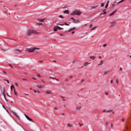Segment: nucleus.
I'll return each instance as SVG.
<instances>
[{
    "mask_svg": "<svg viewBox=\"0 0 131 131\" xmlns=\"http://www.w3.org/2000/svg\"><path fill=\"white\" fill-rule=\"evenodd\" d=\"M26 118H27L28 119H29V117H28V116H26Z\"/></svg>",
    "mask_w": 131,
    "mask_h": 131,
    "instance_id": "c03bdc74",
    "label": "nucleus"
},
{
    "mask_svg": "<svg viewBox=\"0 0 131 131\" xmlns=\"http://www.w3.org/2000/svg\"><path fill=\"white\" fill-rule=\"evenodd\" d=\"M3 95H4V97L5 99V100H6V99L5 95V90H4V88L3 91Z\"/></svg>",
    "mask_w": 131,
    "mask_h": 131,
    "instance_id": "a211bd4d",
    "label": "nucleus"
},
{
    "mask_svg": "<svg viewBox=\"0 0 131 131\" xmlns=\"http://www.w3.org/2000/svg\"><path fill=\"white\" fill-rule=\"evenodd\" d=\"M79 22H80L79 21V20H74V21H73V22L74 23H76V24L78 23H79Z\"/></svg>",
    "mask_w": 131,
    "mask_h": 131,
    "instance_id": "412c9836",
    "label": "nucleus"
},
{
    "mask_svg": "<svg viewBox=\"0 0 131 131\" xmlns=\"http://www.w3.org/2000/svg\"><path fill=\"white\" fill-rule=\"evenodd\" d=\"M69 24H67V23H64V24L65 25H67V26H68V25H69V24H70V23H69Z\"/></svg>",
    "mask_w": 131,
    "mask_h": 131,
    "instance_id": "cd10ccee",
    "label": "nucleus"
},
{
    "mask_svg": "<svg viewBox=\"0 0 131 131\" xmlns=\"http://www.w3.org/2000/svg\"><path fill=\"white\" fill-rule=\"evenodd\" d=\"M113 111V110H109L107 111H106V112H112Z\"/></svg>",
    "mask_w": 131,
    "mask_h": 131,
    "instance_id": "bb28decb",
    "label": "nucleus"
},
{
    "mask_svg": "<svg viewBox=\"0 0 131 131\" xmlns=\"http://www.w3.org/2000/svg\"><path fill=\"white\" fill-rule=\"evenodd\" d=\"M58 28H57V26H54L53 28V30L54 31H56Z\"/></svg>",
    "mask_w": 131,
    "mask_h": 131,
    "instance_id": "6ab92c4d",
    "label": "nucleus"
},
{
    "mask_svg": "<svg viewBox=\"0 0 131 131\" xmlns=\"http://www.w3.org/2000/svg\"><path fill=\"white\" fill-rule=\"evenodd\" d=\"M36 86L39 89L44 88L45 87L44 85H41L40 84H38L36 85Z\"/></svg>",
    "mask_w": 131,
    "mask_h": 131,
    "instance_id": "6e6552de",
    "label": "nucleus"
},
{
    "mask_svg": "<svg viewBox=\"0 0 131 131\" xmlns=\"http://www.w3.org/2000/svg\"><path fill=\"white\" fill-rule=\"evenodd\" d=\"M110 23L111 24V25L110 26V28L114 26L115 25V24L116 23V22L114 21H113L112 22H110Z\"/></svg>",
    "mask_w": 131,
    "mask_h": 131,
    "instance_id": "0eeeda50",
    "label": "nucleus"
},
{
    "mask_svg": "<svg viewBox=\"0 0 131 131\" xmlns=\"http://www.w3.org/2000/svg\"><path fill=\"white\" fill-rule=\"evenodd\" d=\"M131 111H130L127 114L125 128L123 131H127V130L131 129V123L129 122V120L131 118Z\"/></svg>",
    "mask_w": 131,
    "mask_h": 131,
    "instance_id": "f257e3e1",
    "label": "nucleus"
},
{
    "mask_svg": "<svg viewBox=\"0 0 131 131\" xmlns=\"http://www.w3.org/2000/svg\"><path fill=\"white\" fill-rule=\"evenodd\" d=\"M59 17L60 18H63V17L62 15H61L59 16Z\"/></svg>",
    "mask_w": 131,
    "mask_h": 131,
    "instance_id": "473e14b6",
    "label": "nucleus"
},
{
    "mask_svg": "<svg viewBox=\"0 0 131 131\" xmlns=\"http://www.w3.org/2000/svg\"><path fill=\"white\" fill-rule=\"evenodd\" d=\"M35 49L34 50V51L35 52H36V53H38L39 51V49L40 48H35Z\"/></svg>",
    "mask_w": 131,
    "mask_h": 131,
    "instance_id": "1a4fd4ad",
    "label": "nucleus"
},
{
    "mask_svg": "<svg viewBox=\"0 0 131 131\" xmlns=\"http://www.w3.org/2000/svg\"><path fill=\"white\" fill-rule=\"evenodd\" d=\"M14 93L15 95H16V96H17V94L16 92H15V89H14Z\"/></svg>",
    "mask_w": 131,
    "mask_h": 131,
    "instance_id": "c756f323",
    "label": "nucleus"
},
{
    "mask_svg": "<svg viewBox=\"0 0 131 131\" xmlns=\"http://www.w3.org/2000/svg\"><path fill=\"white\" fill-rule=\"evenodd\" d=\"M69 12L68 10H65L63 11V13L65 14H69Z\"/></svg>",
    "mask_w": 131,
    "mask_h": 131,
    "instance_id": "f8f14e48",
    "label": "nucleus"
},
{
    "mask_svg": "<svg viewBox=\"0 0 131 131\" xmlns=\"http://www.w3.org/2000/svg\"><path fill=\"white\" fill-rule=\"evenodd\" d=\"M35 49V48H31L27 49V50L29 51V52H32L34 51Z\"/></svg>",
    "mask_w": 131,
    "mask_h": 131,
    "instance_id": "39448f33",
    "label": "nucleus"
},
{
    "mask_svg": "<svg viewBox=\"0 0 131 131\" xmlns=\"http://www.w3.org/2000/svg\"><path fill=\"white\" fill-rule=\"evenodd\" d=\"M45 19H38L37 22H39L38 24L39 25L42 24V22Z\"/></svg>",
    "mask_w": 131,
    "mask_h": 131,
    "instance_id": "423d86ee",
    "label": "nucleus"
},
{
    "mask_svg": "<svg viewBox=\"0 0 131 131\" xmlns=\"http://www.w3.org/2000/svg\"><path fill=\"white\" fill-rule=\"evenodd\" d=\"M33 30H28L27 31V35H30L33 33Z\"/></svg>",
    "mask_w": 131,
    "mask_h": 131,
    "instance_id": "20e7f679",
    "label": "nucleus"
},
{
    "mask_svg": "<svg viewBox=\"0 0 131 131\" xmlns=\"http://www.w3.org/2000/svg\"><path fill=\"white\" fill-rule=\"evenodd\" d=\"M57 28L59 30H62L63 29V28H62L58 26H57Z\"/></svg>",
    "mask_w": 131,
    "mask_h": 131,
    "instance_id": "c85d7f7f",
    "label": "nucleus"
},
{
    "mask_svg": "<svg viewBox=\"0 0 131 131\" xmlns=\"http://www.w3.org/2000/svg\"><path fill=\"white\" fill-rule=\"evenodd\" d=\"M5 81H7V83H9V81L8 80H5Z\"/></svg>",
    "mask_w": 131,
    "mask_h": 131,
    "instance_id": "3c124183",
    "label": "nucleus"
},
{
    "mask_svg": "<svg viewBox=\"0 0 131 131\" xmlns=\"http://www.w3.org/2000/svg\"><path fill=\"white\" fill-rule=\"evenodd\" d=\"M81 106L79 107H76V110H80L81 108Z\"/></svg>",
    "mask_w": 131,
    "mask_h": 131,
    "instance_id": "5701e85b",
    "label": "nucleus"
},
{
    "mask_svg": "<svg viewBox=\"0 0 131 131\" xmlns=\"http://www.w3.org/2000/svg\"><path fill=\"white\" fill-rule=\"evenodd\" d=\"M13 113L15 114V115L16 114L15 112H13Z\"/></svg>",
    "mask_w": 131,
    "mask_h": 131,
    "instance_id": "69168bd1",
    "label": "nucleus"
},
{
    "mask_svg": "<svg viewBox=\"0 0 131 131\" xmlns=\"http://www.w3.org/2000/svg\"><path fill=\"white\" fill-rule=\"evenodd\" d=\"M37 76L38 77H41V76H40V75L39 74H37Z\"/></svg>",
    "mask_w": 131,
    "mask_h": 131,
    "instance_id": "a19ab883",
    "label": "nucleus"
},
{
    "mask_svg": "<svg viewBox=\"0 0 131 131\" xmlns=\"http://www.w3.org/2000/svg\"><path fill=\"white\" fill-rule=\"evenodd\" d=\"M37 92L38 93H41L38 90H37Z\"/></svg>",
    "mask_w": 131,
    "mask_h": 131,
    "instance_id": "13d9d810",
    "label": "nucleus"
},
{
    "mask_svg": "<svg viewBox=\"0 0 131 131\" xmlns=\"http://www.w3.org/2000/svg\"><path fill=\"white\" fill-rule=\"evenodd\" d=\"M79 124L80 125V126H82L83 125L82 124L80 123H79Z\"/></svg>",
    "mask_w": 131,
    "mask_h": 131,
    "instance_id": "49530a36",
    "label": "nucleus"
},
{
    "mask_svg": "<svg viewBox=\"0 0 131 131\" xmlns=\"http://www.w3.org/2000/svg\"><path fill=\"white\" fill-rule=\"evenodd\" d=\"M59 25L63 26V25H64V24H59Z\"/></svg>",
    "mask_w": 131,
    "mask_h": 131,
    "instance_id": "bf43d9fd",
    "label": "nucleus"
},
{
    "mask_svg": "<svg viewBox=\"0 0 131 131\" xmlns=\"http://www.w3.org/2000/svg\"><path fill=\"white\" fill-rule=\"evenodd\" d=\"M103 63V60H102L100 62V63L98 64H97V66H99L100 65H102Z\"/></svg>",
    "mask_w": 131,
    "mask_h": 131,
    "instance_id": "4468645a",
    "label": "nucleus"
},
{
    "mask_svg": "<svg viewBox=\"0 0 131 131\" xmlns=\"http://www.w3.org/2000/svg\"><path fill=\"white\" fill-rule=\"evenodd\" d=\"M28 120H29V121H32L33 122V120L32 119H31V118H29V119H28Z\"/></svg>",
    "mask_w": 131,
    "mask_h": 131,
    "instance_id": "7c9ffc66",
    "label": "nucleus"
},
{
    "mask_svg": "<svg viewBox=\"0 0 131 131\" xmlns=\"http://www.w3.org/2000/svg\"><path fill=\"white\" fill-rule=\"evenodd\" d=\"M96 57L95 56H91L90 57V59H92L93 60H94V59Z\"/></svg>",
    "mask_w": 131,
    "mask_h": 131,
    "instance_id": "dca6fc26",
    "label": "nucleus"
},
{
    "mask_svg": "<svg viewBox=\"0 0 131 131\" xmlns=\"http://www.w3.org/2000/svg\"><path fill=\"white\" fill-rule=\"evenodd\" d=\"M84 81V80L83 79H82L81 80V82L82 83Z\"/></svg>",
    "mask_w": 131,
    "mask_h": 131,
    "instance_id": "f704fd0d",
    "label": "nucleus"
},
{
    "mask_svg": "<svg viewBox=\"0 0 131 131\" xmlns=\"http://www.w3.org/2000/svg\"><path fill=\"white\" fill-rule=\"evenodd\" d=\"M106 110H104L103 111V112H106Z\"/></svg>",
    "mask_w": 131,
    "mask_h": 131,
    "instance_id": "e2e57ef3",
    "label": "nucleus"
},
{
    "mask_svg": "<svg viewBox=\"0 0 131 131\" xmlns=\"http://www.w3.org/2000/svg\"><path fill=\"white\" fill-rule=\"evenodd\" d=\"M69 77L70 78H72V76H70V77Z\"/></svg>",
    "mask_w": 131,
    "mask_h": 131,
    "instance_id": "052dcab7",
    "label": "nucleus"
},
{
    "mask_svg": "<svg viewBox=\"0 0 131 131\" xmlns=\"http://www.w3.org/2000/svg\"><path fill=\"white\" fill-rule=\"evenodd\" d=\"M14 53L15 54L19 53L21 52V51L18 49H15L13 50Z\"/></svg>",
    "mask_w": 131,
    "mask_h": 131,
    "instance_id": "7ed1b4c3",
    "label": "nucleus"
},
{
    "mask_svg": "<svg viewBox=\"0 0 131 131\" xmlns=\"http://www.w3.org/2000/svg\"><path fill=\"white\" fill-rule=\"evenodd\" d=\"M75 61H73V62H72V63H74L75 62Z\"/></svg>",
    "mask_w": 131,
    "mask_h": 131,
    "instance_id": "680f3d73",
    "label": "nucleus"
},
{
    "mask_svg": "<svg viewBox=\"0 0 131 131\" xmlns=\"http://www.w3.org/2000/svg\"><path fill=\"white\" fill-rule=\"evenodd\" d=\"M13 88L14 89V86L13 85H12L11 86H10V89L11 91H12L13 90L12 88Z\"/></svg>",
    "mask_w": 131,
    "mask_h": 131,
    "instance_id": "a878e982",
    "label": "nucleus"
},
{
    "mask_svg": "<svg viewBox=\"0 0 131 131\" xmlns=\"http://www.w3.org/2000/svg\"><path fill=\"white\" fill-rule=\"evenodd\" d=\"M92 24L90 25V26L89 27V28H91L92 27Z\"/></svg>",
    "mask_w": 131,
    "mask_h": 131,
    "instance_id": "8fccbe9b",
    "label": "nucleus"
},
{
    "mask_svg": "<svg viewBox=\"0 0 131 131\" xmlns=\"http://www.w3.org/2000/svg\"><path fill=\"white\" fill-rule=\"evenodd\" d=\"M72 126L73 125L72 124L68 123L67 124V126L68 127H72Z\"/></svg>",
    "mask_w": 131,
    "mask_h": 131,
    "instance_id": "2eb2a0df",
    "label": "nucleus"
},
{
    "mask_svg": "<svg viewBox=\"0 0 131 131\" xmlns=\"http://www.w3.org/2000/svg\"><path fill=\"white\" fill-rule=\"evenodd\" d=\"M108 124V122H106V124L107 125Z\"/></svg>",
    "mask_w": 131,
    "mask_h": 131,
    "instance_id": "774afa93",
    "label": "nucleus"
},
{
    "mask_svg": "<svg viewBox=\"0 0 131 131\" xmlns=\"http://www.w3.org/2000/svg\"><path fill=\"white\" fill-rule=\"evenodd\" d=\"M116 11V10L114 11V12H113L112 13L110 14H109V16H111L112 15H113L114 13H115V11Z\"/></svg>",
    "mask_w": 131,
    "mask_h": 131,
    "instance_id": "4be33fe9",
    "label": "nucleus"
},
{
    "mask_svg": "<svg viewBox=\"0 0 131 131\" xmlns=\"http://www.w3.org/2000/svg\"><path fill=\"white\" fill-rule=\"evenodd\" d=\"M91 63H89L88 62H86L85 63L83 64V66H87L89 64H90Z\"/></svg>",
    "mask_w": 131,
    "mask_h": 131,
    "instance_id": "ddd939ff",
    "label": "nucleus"
},
{
    "mask_svg": "<svg viewBox=\"0 0 131 131\" xmlns=\"http://www.w3.org/2000/svg\"><path fill=\"white\" fill-rule=\"evenodd\" d=\"M115 3H116V2H114V3L112 5V6H114V5H115Z\"/></svg>",
    "mask_w": 131,
    "mask_h": 131,
    "instance_id": "4d7b16f0",
    "label": "nucleus"
},
{
    "mask_svg": "<svg viewBox=\"0 0 131 131\" xmlns=\"http://www.w3.org/2000/svg\"><path fill=\"white\" fill-rule=\"evenodd\" d=\"M108 4H107L105 5V8H107L108 7Z\"/></svg>",
    "mask_w": 131,
    "mask_h": 131,
    "instance_id": "c9c22d12",
    "label": "nucleus"
},
{
    "mask_svg": "<svg viewBox=\"0 0 131 131\" xmlns=\"http://www.w3.org/2000/svg\"><path fill=\"white\" fill-rule=\"evenodd\" d=\"M54 109L55 110H57V107H54Z\"/></svg>",
    "mask_w": 131,
    "mask_h": 131,
    "instance_id": "864d4df0",
    "label": "nucleus"
},
{
    "mask_svg": "<svg viewBox=\"0 0 131 131\" xmlns=\"http://www.w3.org/2000/svg\"><path fill=\"white\" fill-rule=\"evenodd\" d=\"M22 79L23 80H24V81L27 80V79H24V78H23Z\"/></svg>",
    "mask_w": 131,
    "mask_h": 131,
    "instance_id": "5fc2aeb1",
    "label": "nucleus"
},
{
    "mask_svg": "<svg viewBox=\"0 0 131 131\" xmlns=\"http://www.w3.org/2000/svg\"><path fill=\"white\" fill-rule=\"evenodd\" d=\"M15 115L18 118H19V116L17 115V114H16Z\"/></svg>",
    "mask_w": 131,
    "mask_h": 131,
    "instance_id": "79ce46f5",
    "label": "nucleus"
},
{
    "mask_svg": "<svg viewBox=\"0 0 131 131\" xmlns=\"http://www.w3.org/2000/svg\"><path fill=\"white\" fill-rule=\"evenodd\" d=\"M105 94L106 95H108V93L107 92H105Z\"/></svg>",
    "mask_w": 131,
    "mask_h": 131,
    "instance_id": "ea45409f",
    "label": "nucleus"
},
{
    "mask_svg": "<svg viewBox=\"0 0 131 131\" xmlns=\"http://www.w3.org/2000/svg\"><path fill=\"white\" fill-rule=\"evenodd\" d=\"M104 6V4L103 3H102L101 4V6L102 7H103Z\"/></svg>",
    "mask_w": 131,
    "mask_h": 131,
    "instance_id": "4c0bfd02",
    "label": "nucleus"
},
{
    "mask_svg": "<svg viewBox=\"0 0 131 131\" xmlns=\"http://www.w3.org/2000/svg\"><path fill=\"white\" fill-rule=\"evenodd\" d=\"M51 92L52 91L49 90H47L46 91V93L47 94H51Z\"/></svg>",
    "mask_w": 131,
    "mask_h": 131,
    "instance_id": "f3484780",
    "label": "nucleus"
},
{
    "mask_svg": "<svg viewBox=\"0 0 131 131\" xmlns=\"http://www.w3.org/2000/svg\"><path fill=\"white\" fill-rule=\"evenodd\" d=\"M107 44H104L103 45V46L104 47H105L107 46Z\"/></svg>",
    "mask_w": 131,
    "mask_h": 131,
    "instance_id": "72a5a7b5",
    "label": "nucleus"
},
{
    "mask_svg": "<svg viewBox=\"0 0 131 131\" xmlns=\"http://www.w3.org/2000/svg\"><path fill=\"white\" fill-rule=\"evenodd\" d=\"M116 82L117 84H118V81L117 79L116 80Z\"/></svg>",
    "mask_w": 131,
    "mask_h": 131,
    "instance_id": "58836bf2",
    "label": "nucleus"
},
{
    "mask_svg": "<svg viewBox=\"0 0 131 131\" xmlns=\"http://www.w3.org/2000/svg\"><path fill=\"white\" fill-rule=\"evenodd\" d=\"M113 80H111V83H113Z\"/></svg>",
    "mask_w": 131,
    "mask_h": 131,
    "instance_id": "6e6d98bb",
    "label": "nucleus"
},
{
    "mask_svg": "<svg viewBox=\"0 0 131 131\" xmlns=\"http://www.w3.org/2000/svg\"><path fill=\"white\" fill-rule=\"evenodd\" d=\"M124 1V0H121V1H119L117 3L118 4H119V3L122 2Z\"/></svg>",
    "mask_w": 131,
    "mask_h": 131,
    "instance_id": "2f4dec72",
    "label": "nucleus"
},
{
    "mask_svg": "<svg viewBox=\"0 0 131 131\" xmlns=\"http://www.w3.org/2000/svg\"><path fill=\"white\" fill-rule=\"evenodd\" d=\"M97 26H95L93 27L91 29V30H94L97 27Z\"/></svg>",
    "mask_w": 131,
    "mask_h": 131,
    "instance_id": "393cba45",
    "label": "nucleus"
},
{
    "mask_svg": "<svg viewBox=\"0 0 131 131\" xmlns=\"http://www.w3.org/2000/svg\"><path fill=\"white\" fill-rule=\"evenodd\" d=\"M75 29V27H73L72 28L70 29L68 31L70 32L71 31Z\"/></svg>",
    "mask_w": 131,
    "mask_h": 131,
    "instance_id": "aec40b11",
    "label": "nucleus"
},
{
    "mask_svg": "<svg viewBox=\"0 0 131 131\" xmlns=\"http://www.w3.org/2000/svg\"><path fill=\"white\" fill-rule=\"evenodd\" d=\"M109 72V71L108 70H107L104 71L103 73V75H106Z\"/></svg>",
    "mask_w": 131,
    "mask_h": 131,
    "instance_id": "9b49d317",
    "label": "nucleus"
},
{
    "mask_svg": "<svg viewBox=\"0 0 131 131\" xmlns=\"http://www.w3.org/2000/svg\"><path fill=\"white\" fill-rule=\"evenodd\" d=\"M99 6V5H96L93 6H91V8L92 9H95L97 7Z\"/></svg>",
    "mask_w": 131,
    "mask_h": 131,
    "instance_id": "9d476101",
    "label": "nucleus"
},
{
    "mask_svg": "<svg viewBox=\"0 0 131 131\" xmlns=\"http://www.w3.org/2000/svg\"><path fill=\"white\" fill-rule=\"evenodd\" d=\"M9 66L13 68V67L11 65V64H9Z\"/></svg>",
    "mask_w": 131,
    "mask_h": 131,
    "instance_id": "338daca9",
    "label": "nucleus"
},
{
    "mask_svg": "<svg viewBox=\"0 0 131 131\" xmlns=\"http://www.w3.org/2000/svg\"><path fill=\"white\" fill-rule=\"evenodd\" d=\"M2 50H3L4 51H6L8 50V49H7L6 50H3V49H2Z\"/></svg>",
    "mask_w": 131,
    "mask_h": 131,
    "instance_id": "e433bc0d",
    "label": "nucleus"
},
{
    "mask_svg": "<svg viewBox=\"0 0 131 131\" xmlns=\"http://www.w3.org/2000/svg\"><path fill=\"white\" fill-rule=\"evenodd\" d=\"M14 6L15 7H16L17 6H18V5H17V4H15L14 5Z\"/></svg>",
    "mask_w": 131,
    "mask_h": 131,
    "instance_id": "de8ad7c7",
    "label": "nucleus"
},
{
    "mask_svg": "<svg viewBox=\"0 0 131 131\" xmlns=\"http://www.w3.org/2000/svg\"><path fill=\"white\" fill-rule=\"evenodd\" d=\"M81 12L79 10H76L73 11L72 13L70 14V15H80L81 14Z\"/></svg>",
    "mask_w": 131,
    "mask_h": 131,
    "instance_id": "f03ea898",
    "label": "nucleus"
},
{
    "mask_svg": "<svg viewBox=\"0 0 131 131\" xmlns=\"http://www.w3.org/2000/svg\"><path fill=\"white\" fill-rule=\"evenodd\" d=\"M34 93H36L37 92V91L36 90H34Z\"/></svg>",
    "mask_w": 131,
    "mask_h": 131,
    "instance_id": "a18cd8bd",
    "label": "nucleus"
},
{
    "mask_svg": "<svg viewBox=\"0 0 131 131\" xmlns=\"http://www.w3.org/2000/svg\"><path fill=\"white\" fill-rule=\"evenodd\" d=\"M33 33L35 35H36L38 34V33L36 32V31H33Z\"/></svg>",
    "mask_w": 131,
    "mask_h": 131,
    "instance_id": "b1692460",
    "label": "nucleus"
},
{
    "mask_svg": "<svg viewBox=\"0 0 131 131\" xmlns=\"http://www.w3.org/2000/svg\"><path fill=\"white\" fill-rule=\"evenodd\" d=\"M106 11H105V12H104V13H103V14H106Z\"/></svg>",
    "mask_w": 131,
    "mask_h": 131,
    "instance_id": "09e8293b",
    "label": "nucleus"
},
{
    "mask_svg": "<svg viewBox=\"0 0 131 131\" xmlns=\"http://www.w3.org/2000/svg\"><path fill=\"white\" fill-rule=\"evenodd\" d=\"M124 118H123L122 119V122H124Z\"/></svg>",
    "mask_w": 131,
    "mask_h": 131,
    "instance_id": "37998d69",
    "label": "nucleus"
},
{
    "mask_svg": "<svg viewBox=\"0 0 131 131\" xmlns=\"http://www.w3.org/2000/svg\"><path fill=\"white\" fill-rule=\"evenodd\" d=\"M75 33V31H72V33H71V34H74Z\"/></svg>",
    "mask_w": 131,
    "mask_h": 131,
    "instance_id": "603ef678",
    "label": "nucleus"
},
{
    "mask_svg": "<svg viewBox=\"0 0 131 131\" xmlns=\"http://www.w3.org/2000/svg\"><path fill=\"white\" fill-rule=\"evenodd\" d=\"M15 85L17 86H18V84L17 83H15Z\"/></svg>",
    "mask_w": 131,
    "mask_h": 131,
    "instance_id": "0e129e2a",
    "label": "nucleus"
}]
</instances>
